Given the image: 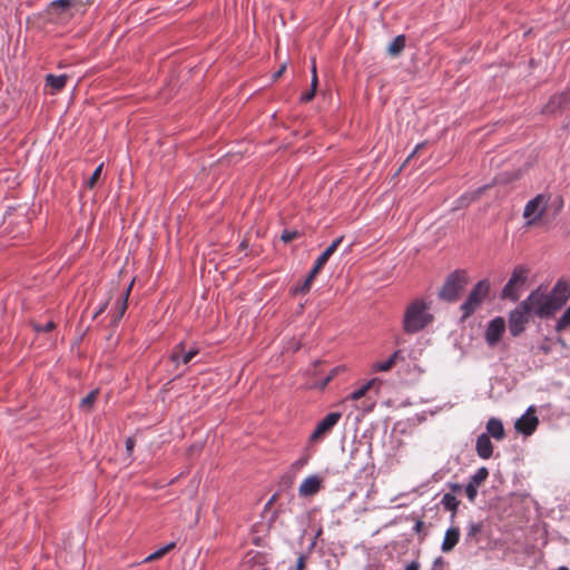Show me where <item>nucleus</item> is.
<instances>
[{
	"label": "nucleus",
	"instance_id": "obj_1",
	"mask_svg": "<svg viewBox=\"0 0 570 570\" xmlns=\"http://www.w3.org/2000/svg\"><path fill=\"white\" fill-rule=\"evenodd\" d=\"M433 318L430 304L423 298H415L404 309L402 328L406 334H415L430 325Z\"/></svg>",
	"mask_w": 570,
	"mask_h": 570
},
{
	"label": "nucleus",
	"instance_id": "obj_2",
	"mask_svg": "<svg viewBox=\"0 0 570 570\" xmlns=\"http://www.w3.org/2000/svg\"><path fill=\"white\" fill-rule=\"evenodd\" d=\"M523 302L529 307L531 314L540 318L552 317L558 312L549 294L543 292L540 287L532 291Z\"/></svg>",
	"mask_w": 570,
	"mask_h": 570
},
{
	"label": "nucleus",
	"instance_id": "obj_3",
	"mask_svg": "<svg viewBox=\"0 0 570 570\" xmlns=\"http://www.w3.org/2000/svg\"><path fill=\"white\" fill-rule=\"evenodd\" d=\"M466 284V273L461 269L454 271L446 277L440 291V297L448 302H454L458 299L460 293L464 289Z\"/></svg>",
	"mask_w": 570,
	"mask_h": 570
},
{
	"label": "nucleus",
	"instance_id": "obj_4",
	"mask_svg": "<svg viewBox=\"0 0 570 570\" xmlns=\"http://www.w3.org/2000/svg\"><path fill=\"white\" fill-rule=\"evenodd\" d=\"M490 291V283L488 279H482L475 284L468 295V298L461 305L462 318L472 315L487 298Z\"/></svg>",
	"mask_w": 570,
	"mask_h": 570
},
{
	"label": "nucleus",
	"instance_id": "obj_5",
	"mask_svg": "<svg viewBox=\"0 0 570 570\" xmlns=\"http://www.w3.org/2000/svg\"><path fill=\"white\" fill-rule=\"evenodd\" d=\"M528 278V269L523 266L514 267L511 277L502 289V298H509L517 302L520 297V292L524 286Z\"/></svg>",
	"mask_w": 570,
	"mask_h": 570
},
{
	"label": "nucleus",
	"instance_id": "obj_6",
	"mask_svg": "<svg viewBox=\"0 0 570 570\" xmlns=\"http://www.w3.org/2000/svg\"><path fill=\"white\" fill-rule=\"evenodd\" d=\"M531 312L522 301L514 309L509 313V331L514 337L524 332L525 325L529 323Z\"/></svg>",
	"mask_w": 570,
	"mask_h": 570
},
{
	"label": "nucleus",
	"instance_id": "obj_7",
	"mask_svg": "<svg viewBox=\"0 0 570 570\" xmlns=\"http://www.w3.org/2000/svg\"><path fill=\"white\" fill-rule=\"evenodd\" d=\"M548 200L547 196L540 194L527 203L523 210L525 226L535 225L542 218L548 208Z\"/></svg>",
	"mask_w": 570,
	"mask_h": 570
},
{
	"label": "nucleus",
	"instance_id": "obj_8",
	"mask_svg": "<svg viewBox=\"0 0 570 570\" xmlns=\"http://www.w3.org/2000/svg\"><path fill=\"white\" fill-rule=\"evenodd\" d=\"M505 328H507V325H505V321L503 317L497 316V317L492 318L488 323V326H487L485 333H484V340H485L487 344L490 347L497 346L499 344V342L501 341V338L505 332Z\"/></svg>",
	"mask_w": 570,
	"mask_h": 570
},
{
	"label": "nucleus",
	"instance_id": "obj_9",
	"mask_svg": "<svg viewBox=\"0 0 570 570\" xmlns=\"http://www.w3.org/2000/svg\"><path fill=\"white\" fill-rule=\"evenodd\" d=\"M342 414L340 412H331L323 417L309 435L311 442H317L322 440L331 430L338 423Z\"/></svg>",
	"mask_w": 570,
	"mask_h": 570
},
{
	"label": "nucleus",
	"instance_id": "obj_10",
	"mask_svg": "<svg viewBox=\"0 0 570 570\" xmlns=\"http://www.w3.org/2000/svg\"><path fill=\"white\" fill-rule=\"evenodd\" d=\"M534 412L535 407L531 405L527 409L525 413L517 420L514 426L518 432L529 436L535 431L539 424V419L535 416Z\"/></svg>",
	"mask_w": 570,
	"mask_h": 570
},
{
	"label": "nucleus",
	"instance_id": "obj_11",
	"mask_svg": "<svg viewBox=\"0 0 570 570\" xmlns=\"http://www.w3.org/2000/svg\"><path fill=\"white\" fill-rule=\"evenodd\" d=\"M548 294L557 309H561L570 298V281L559 279Z\"/></svg>",
	"mask_w": 570,
	"mask_h": 570
},
{
	"label": "nucleus",
	"instance_id": "obj_12",
	"mask_svg": "<svg viewBox=\"0 0 570 570\" xmlns=\"http://www.w3.org/2000/svg\"><path fill=\"white\" fill-rule=\"evenodd\" d=\"M475 451L479 458L488 460L493 454V444L488 433H481L475 442Z\"/></svg>",
	"mask_w": 570,
	"mask_h": 570
},
{
	"label": "nucleus",
	"instance_id": "obj_13",
	"mask_svg": "<svg viewBox=\"0 0 570 570\" xmlns=\"http://www.w3.org/2000/svg\"><path fill=\"white\" fill-rule=\"evenodd\" d=\"M321 489V479L317 475H309L299 484L298 493L302 497L316 494Z\"/></svg>",
	"mask_w": 570,
	"mask_h": 570
},
{
	"label": "nucleus",
	"instance_id": "obj_14",
	"mask_svg": "<svg viewBox=\"0 0 570 570\" xmlns=\"http://www.w3.org/2000/svg\"><path fill=\"white\" fill-rule=\"evenodd\" d=\"M570 101V97L568 92H562L560 95H554L550 98L548 104L543 107V114H554L559 109L564 108V106Z\"/></svg>",
	"mask_w": 570,
	"mask_h": 570
},
{
	"label": "nucleus",
	"instance_id": "obj_15",
	"mask_svg": "<svg viewBox=\"0 0 570 570\" xmlns=\"http://www.w3.org/2000/svg\"><path fill=\"white\" fill-rule=\"evenodd\" d=\"M460 529L458 527H450L444 533L441 550L443 552L452 551L460 540Z\"/></svg>",
	"mask_w": 570,
	"mask_h": 570
},
{
	"label": "nucleus",
	"instance_id": "obj_16",
	"mask_svg": "<svg viewBox=\"0 0 570 570\" xmlns=\"http://www.w3.org/2000/svg\"><path fill=\"white\" fill-rule=\"evenodd\" d=\"M197 354L198 350L195 347L184 352V345L183 343H179L171 353V360L175 363L188 364Z\"/></svg>",
	"mask_w": 570,
	"mask_h": 570
},
{
	"label": "nucleus",
	"instance_id": "obj_17",
	"mask_svg": "<svg viewBox=\"0 0 570 570\" xmlns=\"http://www.w3.org/2000/svg\"><path fill=\"white\" fill-rule=\"evenodd\" d=\"M485 430L489 436H492L497 441H501L505 438V431L503 423L500 419L491 417L485 425Z\"/></svg>",
	"mask_w": 570,
	"mask_h": 570
},
{
	"label": "nucleus",
	"instance_id": "obj_18",
	"mask_svg": "<svg viewBox=\"0 0 570 570\" xmlns=\"http://www.w3.org/2000/svg\"><path fill=\"white\" fill-rule=\"evenodd\" d=\"M402 351L397 350L389 356L387 360L382 362H375L372 364L373 372H387L390 371L399 360L403 358Z\"/></svg>",
	"mask_w": 570,
	"mask_h": 570
},
{
	"label": "nucleus",
	"instance_id": "obj_19",
	"mask_svg": "<svg viewBox=\"0 0 570 570\" xmlns=\"http://www.w3.org/2000/svg\"><path fill=\"white\" fill-rule=\"evenodd\" d=\"M343 240V236L337 237L335 240L332 242V244L317 257L315 262L316 269H321L328 258L334 254V252L337 249L340 244Z\"/></svg>",
	"mask_w": 570,
	"mask_h": 570
},
{
	"label": "nucleus",
	"instance_id": "obj_20",
	"mask_svg": "<svg viewBox=\"0 0 570 570\" xmlns=\"http://www.w3.org/2000/svg\"><path fill=\"white\" fill-rule=\"evenodd\" d=\"M131 289V284L127 287L125 294L117 302V311L112 315V324L116 325L124 316L127 309V301Z\"/></svg>",
	"mask_w": 570,
	"mask_h": 570
},
{
	"label": "nucleus",
	"instance_id": "obj_21",
	"mask_svg": "<svg viewBox=\"0 0 570 570\" xmlns=\"http://www.w3.org/2000/svg\"><path fill=\"white\" fill-rule=\"evenodd\" d=\"M67 80H68V76H66V75H59V76L48 75L46 77V82L48 86H50L52 88V94H56V92H59L60 90H62L67 83Z\"/></svg>",
	"mask_w": 570,
	"mask_h": 570
},
{
	"label": "nucleus",
	"instance_id": "obj_22",
	"mask_svg": "<svg viewBox=\"0 0 570 570\" xmlns=\"http://www.w3.org/2000/svg\"><path fill=\"white\" fill-rule=\"evenodd\" d=\"M320 272V269H316V266L314 265V267L312 268V271L308 273L307 277L305 278V281L296 286L295 288H293V294H301V293H307L312 286V283L315 278V276L317 275V273Z\"/></svg>",
	"mask_w": 570,
	"mask_h": 570
},
{
	"label": "nucleus",
	"instance_id": "obj_23",
	"mask_svg": "<svg viewBox=\"0 0 570 570\" xmlns=\"http://www.w3.org/2000/svg\"><path fill=\"white\" fill-rule=\"evenodd\" d=\"M482 531V523L470 521L466 525L465 539L466 541L478 542V534Z\"/></svg>",
	"mask_w": 570,
	"mask_h": 570
},
{
	"label": "nucleus",
	"instance_id": "obj_24",
	"mask_svg": "<svg viewBox=\"0 0 570 570\" xmlns=\"http://www.w3.org/2000/svg\"><path fill=\"white\" fill-rule=\"evenodd\" d=\"M405 47V37L403 35L396 36L389 45L387 51L392 56H397Z\"/></svg>",
	"mask_w": 570,
	"mask_h": 570
},
{
	"label": "nucleus",
	"instance_id": "obj_25",
	"mask_svg": "<svg viewBox=\"0 0 570 570\" xmlns=\"http://www.w3.org/2000/svg\"><path fill=\"white\" fill-rule=\"evenodd\" d=\"M441 504L445 510L452 511L454 514L455 511L458 510L459 501L452 493H445L441 499Z\"/></svg>",
	"mask_w": 570,
	"mask_h": 570
},
{
	"label": "nucleus",
	"instance_id": "obj_26",
	"mask_svg": "<svg viewBox=\"0 0 570 570\" xmlns=\"http://www.w3.org/2000/svg\"><path fill=\"white\" fill-rule=\"evenodd\" d=\"M174 547H175V542H169L166 546L157 549L151 554L147 556L144 561L145 562H150V561H154L156 559H159V558L164 557L167 552H169L171 549H174Z\"/></svg>",
	"mask_w": 570,
	"mask_h": 570
},
{
	"label": "nucleus",
	"instance_id": "obj_27",
	"mask_svg": "<svg viewBox=\"0 0 570 570\" xmlns=\"http://www.w3.org/2000/svg\"><path fill=\"white\" fill-rule=\"evenodd\" d=\"M488 475H489L488 469L485 466H481L471 476L469 482L479 487L481 483H483L487 480Z\"/></svg>",
	"mask_w": 570,
	"mask_h": 570
},
{
	"label": "nucleus",
	"instance_id": "obj_28",
	"mask_svg": "<svg viewBox=\"0 0 570 570\" xmlns=\"http://www.w3.org/2000/svg\"><path fill=\"white\" fill-rule=\"evenodd\" d=\"M97 395H98V390L91 391L87 396H85L81 400L80 409L86 412L90 411L94 403L96 402Z\"/></svg>",
	"mask_w": 570,
	"mask_h": 570
},
{
	"label": "nucleus",
	"instance_id": "obj_29",
	"mask_svg": "<svg viewBox=\"0 0 570 570\" xmlns=\"http://www.w3.org/2000/svg\"><path fill=\"white\" fill-rule=\"evenodd\" d=\"M374 381L375 380H371L367 383L363 384L361 387L356 389L354 392H352L350 394L348 399H351L353 401L362 399L366 394V392L370 390V387L372 386Z\"/></svg>",
	"mask_w": 570,
	"mask_h": 570
},
{
	"label": "nucleus",
	"instance_id": "obj_30",
	"mask_svg": "<svg viewBox=\"0 0 570 570\" xmlns=\"http://www.w3.org/2000/svg\"><path fill=\"white\" fill-rule=\"evenodd\" d=\"M104 164H100L92 173L91 177L87 181L88 188H94L96 186L97 180L99 179L101 175Z\"/></svg>",
	"mask_w": 570,
	"mask_h": 570
},
{
	"label": "nucleus",
	"instance_id": "obj_31",
	"mask_svg": "<svg viewBox=\"0 0 570 570\" xmlns=\"http://www.w3.org/2000/svg\"><path fill=\"white\" fill-rule=\"evenodd\" d=\"M478 488V485H474L470 482L465 485V494L471 502H473L476 498Z\"/></svg>",
	"mask_w": 570,
	"mask_h": 570
},
{
	"label": "nucleus",
	"instance_id": "obj_32",
	"mask_svg": "<svg viewBox=\"0 0 570 570\" xmlns=\"http://www.w3.org/2000/svg\"><path fill=\"white\" fill-rule=\"evenodd\" d=\"M33 327L37 332H50L55 328V323L49 321L45 325L36 324Z\"/></svg>",
	"mask_w": 570,
	"mask_h": 570
},
{
	"label": "nucleus",
	"instance_id": "obj_33",
	"mask_svg": "<svg viewBox=\"0 0 570 570\" xmlns=\"http://www.w3.org/2000/svg\"><path fill=\"white\" fill-rule=\"evenodd\" d=\"M445 566V560L442 557H438L433 560L432 569L433 570H443Z\"/></svg>",
	"mask_w": 570,
	"mask_h": 570
},
{
	"label": "nucleus",
	"instance_id": "obj_34",
	"mask_svg": "<svg viewBox=\"0 0 570 570\" xmlns=\"http://www.w3.org/2000/svg\"><path fill=\"white\" fill-rule=\"evenodd\" d=\"M315 91L316 90H314V89H309L307 92L302 94L301 101L302 102L311 101L315 96Z\"/></svg>",
	"mask_w": 570,
	"mask_h": 570
},
{
	"label": "nucleus",
	"instance_id": "obj_35",
	"mask_svg": "<svg viewBox=\"0 0 570 570\" xmlns=\"http://www.w3.org/2000/svg\"><path fill=\"white\" fill-rule=\"evenodd\" d=\"M107 306H108V302H104L99 305V307L96 309V312L94 313L92 315V318H97L100 314H102L106 309H107Z\"/></svg>",
	"mask_w": 570,
	"mask_h": 570
},
{
	"label": "nucleus",
	"instance_id": "obj_36",
	"mask_svg": "<svg viewBox=\"0 0 570 570\" xmlns=\"http://www.w3.org/2000/svg\"><path fill=\"white\" fill-rule=\"evenodd\" d=\"M52 6H60L62 8H68L71 6V0H55L51 3Z\"/></svg>",
	"mask_w": 570,
	"mask_h": 570
},
{
	"label": "nucleus",
	"instance_id": "obj_37",
	"mask_svg": "<svg viewBox=\"0 0 570 570\" xmlns=\"http://www.w3.org/2000/svg\"><path fill=\"white\" fill-rule=\"evenodd\" d=\"M135 448V440L132 438H127L126 440V450L128 454H131Z\"/></svg>",
	"mask_w": 570,
	"mask_h": 570
},
{
	"label": "nucleus",
	"instance_id": "obj_38",
	"mask_svg": "<svg viewBox=\"0 0 570 570\" xmlns=\"http://www.w3.org/2000/svg\"><path fill=\"white\" fill-rule=\"evenodd\" d=\"M304 566H305V557L303 554H301L296 562V570H303Z\"/></svg>",
	"mask_w": 570,
	"mask_h": 570
},
{
	"label": "nucleus",
	"instance_id": "obj_39",
	"mask_svg": "<svg viewBox=\"0 0 570 570\" xmlns=\"http://www.w3.org/2000/svg\"><path fill=\"white\" fill-rule=\"evenodd\" d=\"M295 236V233H289V232H285L283 235H282V239L287 243V242H291Z\"/></svg>",
	"mask_w": 570,
	"mask_h": 570
},
{
	"label": "nucleus",
	"instance_id": "obj_40",
	"mask_svg": "<svg viewBox=\"0 0 570 570\" xmlns=\"http://www.w3.org/2000/svg\"><path fill=\"white\" fill-rule=\"evenodd\" d=\"M419 569H420V563L417 561H412L405 568V570H419Z\"/></svg>",
	"mask_w": 570,
	"mask_h": 570
},
{
	"label": "nucleus",
	"instance_id": "obj_41",
	"mask_svg": "<svg viewBox=\"0 0 570 570\" xmlns=\"http://www.w3.org/2000/svg\"><path fill=\"white\" fill-rule=\"evenodd\" d=\"M423 525H424L423 521H422V520H417V521L415 522V525H414V531H415L416 533L421 532V530H422Z\"/></svg>",
	"mask_w": 570,
	"mask_h": 570
},
{
	"label": "nucleus",
	"instance_id": "obj_42",
	"mask_svg": "<svg viewBox=\"0 0 570 570\" xmlns=\"http://www.w3.org/2000/svg\"><path fill=\"white\" fill-rule=\"evenodd\" d=\"M285 69H286V66H285V65H283V66H282V67H281V68H279L275 73H274V79H278V78L283 75V72L285 71Z\"/></svg>",
	"mask_w": 570,
	"mask_h": 570
},
{
	"label": "nucleus",
	"instance_id": "obj_43",
	"mask_svg": "<svg viewBox=\"0 0 570 570\" xmlns=\"http://www.w3.org/2000/svg\"><path fill=\"white\" fill-rule=\"evenodd\" d=\"M317 85H318V78H317V76L312 77V80H311V89L316 90Z\"/></svg>",
	"mask_w": 570,
	"mask_h": 570
},
{
	"label": "nucleus",
	"instance_id": "obj_44",
	"mask_svg": "<svg viewBox=\"0 0 570 570\" xmlns=\"http://www.w3.org/2000/svg\"><path fill=\"white\" fill-rule=\"evenodd\" d=\"M337 371H338V368H334V370L332 371V374H331V375H328V376L325 379V381H324V383H323V386H325V385H326V384L332 380V377L337 373Z\"/></svg>",
	"mask_w": 570,
	"mask_h": 570
},
{
	"label": "nucleus",
	"instance_id": "obj_45",
	"mask_svg": "<svg viewBox=\"0 0 570 570\" xmlns=\"http://www.w3.org/2000/svg\"><path fill=\"white\" fill-rule=\"evenodd\" d=\"M423 145L420 144L415 147V149L409 155V157L406 158V161L410 160V158H412L414 156V154L422 147Z\"/></svg>",
	"mask_w": 570,
	"mask_h": 570
},
{
	"label": "nucleus",
	"instance_id": "obj_46",
	"mask_svg": "<svg viewBox=\"0 0 570 570\" xmlns=\"http://www.w3.org/2000/svg\"><path fill=\"white\" fill-rule=\"evenodd\" d=\"M311 72H312V77L317 76L316 66H315L314 61L312 63Z\"/></svg>",
	"mask_w": 570,
	"mask_h": 570
}]
</instances>
